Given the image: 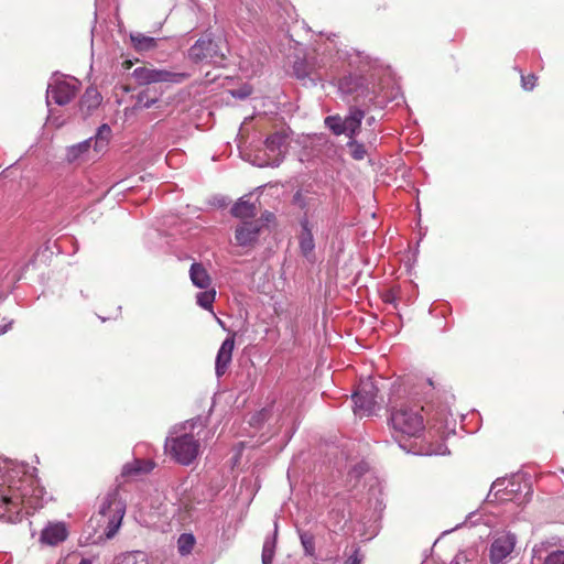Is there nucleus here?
I'll list each match as a JSON object with an SVG mask.
<instances>
[{"label": "nucleus", "mask_w": 564, "mask_h": 564, "mask_svg": "<svg viewBox=\"0 0 564 564\" xmlns=\"http://www.w3.org/2000/svg\"><path fill=\"white\" fill-rule=\"evenodd\" d=\"M79 82L74 78L53 77L47 87V104L53 100L58 106L67 105L76 95Z\"/></svg>", "instance_id": "7"}, {"label": "nucleus", "mask_w": 564, "mask_h": 564, "mask_svg": "<svg viewBox=\"0 0 564 564\" xmlns=\"http://www.w3.org/2000/svg\"><path fill=\"white\" fill-rule=\"evenodd\" d=\"M449 451L447 449V447L445 445H440L437 449H433V451H429L426 454L427 455H446L448 454Z\"/></svg>", "instance_id": "37"}, {"label": "nucleus", "mask_w": 564, "mask_h": 564, "mask_svg": "<svg viewBox=\"0 0 564 564\" xmlns=\"http://www.w3.org/2000/svg\"><path fill=\"white\" fill-rule=\"evenodd\" d=\"M195 545V538L191 533H183L177 540V550L181 555H188Z\"/></svg>", "instance_id": "26"}, {"label": "nucleus", "mask_w": 564, "mask_h": 564, "mask_svg": "<svg viewBox=\"0 0 564 564\" xmlns=\"http://www.w3.org/2000/svg\"><path fill=\"white\" fill-rule=\"evenodd\" d=\"M301 544L306 555L313 556L315 553V539L314 535L307 531H300Z\"/></svg>", "instance_id": "27"}, {"label": "nucleus", "mask_w": 564, "mask_h": 564, "mask_svg": "<svg viewBox=\"0 0 564 564\" xmlns=\"http://www.w3.org/2000/svg\"><path fill=\"white\" fill-rule=\"evenodd\" d=\"M543 564H564V551L556 550L543 558Z\"/></svg>", "instance_id": "31"}, {"label": "nucleus", "mask_w": 564, "mask_h": 564, "mask_svg": "<svg viewBox=\"0 0 564 564\" xmlns=\"http://www.w3.org/2000/svg\"><path fill=\"white\" fill-rule=\"evenodd\" d=\"M362 561V556L359 553V550H355L354 553L346 561V564H360Z\"/></svg>", "instance_id": "35"}, {"label": "nucleus", "mask_w": 564, "mask_h": 564, "mask_svg": "<svg viewBox=\"0 0 564 564\" xmlns=\"http://www.w3.org/2000/svg\"><path fill=\"white\" fill-rule=\"evenodd\" d=\"M423 408L414 404H401L391 411L390 422L392 429L401 434L416 437L424 431V420L421 414Z\"/></svg>", "instance_id": "2"}, {"label": "nucleus", "mask_w": 564, "mask_h": 564, "mask_svg": "<svg viewBox=\"0 0 564 564\" xmlns=\"http://www.w3.org/2000/svg\"><path fill=\"white\" fill-rule=\"evenodd\" d=\"M301 231L299 234V247L302 256L310 262L315 261V240L313 236V225L304 216L300 220Z\"/></svg>", "instance_id": "11"}, {"label": "nucleus", "mask_w": 564, "mask_h": 564, "mask_svg": "<svg viewBox=\"0 0 564 564\" xmlns=\"http://www.w3.org/2000/svg\"><path fill=\"white\" fill-rule=\"evenodd\" d=\"M200 444L191 433L167 437L165 451L181 465H191L198 456Z\"/></svg>", "instance_id": "5"}, {"label": "nucleus", "mask_w": 564, "mask_h": 564, "mask_svg": "<svg viewBox=\"0 0 564 564\" xmlns=\"http://www.w3.org/2000/svg\"><path fill=\"white\" fill-rule=\"evenodd\" d=\"M234 348H235V335L227 337L223 341L220 348L218 349V352L216 356V361H215V372H216L217 378L223 377L227 372V370L231 364Z\"/></svg>", "instance_id": "12"}, {"label": "nucleus", "mask_w": 564, "mask_h": 564, "mask_svg": "<svg viewBox=\"0 0 564 564\" xmlns=\"http://www.w3.org/2000/svg\"><path fill=\"white\" fill-rule=\"evenodd\" d=\"M115 564H153L143 551H129L115 557Z\"/></svg>", "instance_id": "18"}, {"label": "nucleus", "mask_w": 564, "mask_h": 564, "mask_svg": "<svg viewBox=\"0 0 564 564\" xmlns=\"http://www.w3.org/2000/svg\"><path fill=\"white\" fill-rule=\"evenodd\" d=\"M132 45L138 52H148L156 47V39L135 32L130 34Z\"/></svg>", "instance_id": "20"}, {"label": "nucleus", "mask_w": 564, "mask_h": 564, "mask_svg": "<svg viewBox=\"0 0 564 564\" xmlns=\"http://www.w3.org/2000/svg\"><path fill=\"white\" fill-rule=\"evenodd\" d=\"M500 499H501V500H507V499H509V497H508V492L503 494V495L500 497Z\"/></svg>", "instance_id": "41"}, {"label": "nucleus", "mask_w": 564, "mask_h": 564, "mask_svg": "<svg viewBox=\"0 0 564 564\" xmlns=\"http://www.w3.org/2000/svg\"><path fill=\"white\" fill-rule=\"evenodd\" d=\"M110 137H111V129H110V127L107 123L101 124L98 128L95 138L93 139L94 140L95 150L97 152L104 150L107 147V144H108L109 140H110Z\"/></svg>", "instance_id": "22"}, {"label": "nucleus", "mask_w": 564, "mask_h": 564, "mask_svg": "<svg viewBox=\"0 0 564 564\" xmlns=\"http://www.w3.org/2000/svg\"><path fill=\"white\" fill-rule=\"evenodd\" d=\"M102 98L100 93L95 87H88L79 101V110L86 118L97 109Z\"/></svg>", "instance_id": "14"}, {"label": "nucleus", "mask_w": 564, "mask_h": 564, "mask_svg": "<svg viewBox=\"0 0 564 564\" xmlns=\"http://www.w3.org/2000/svg\"><path fill=\"white\" fill-rule=\"evenodd\" d=\"M44 489L32 475H26L25 466L10 468L6 473L0 467V519L7 522L21 520L24 509L43 506Z\"/></svg>", "instance_id": "1"}, {"label": "nucleus", "mask_w": 564, "mask_h": 564, "mask_svg": "<svg viewBox=\"0 0 564 564\" xmlns=\"http://www.w3.org/2000/svg\"><path fill=\"white\" fill-rule=\"evenodd\" d=\"M272 217H273V215L271 213H268L265 215V220L269 221Z\"/></svg>", "instance_id": "40"}, {"label": "nucleus", "mask_w": 564, "mask_h": 564, "mask_svg": "<svg viewBox=\"0 0 564 564\" xmlns=\"http://www.w3.org/2000/svg\"><path fill=\"white\" fill-rule=\"evenodd\" d=\"M549 543L547 542H541L539 544H535L532 549L533 557L538 560H542V554L547 550Z\"/></svg>", "instance_id": "32"}, {"label": "nucleus", "mask_w": 564, "mask_h": 564, "mask_svg": "<svg viewBox=\"0 0 564 564\" xmlns=\"http://www.w3.org/2000/svg\"><path fill=\"white\" fill-rule=\"evenodd\" d=\"M377 392L378 389L370 379L362 380L352 394L354 413L359 416L371 415L377 405Z\"/></svg>", "instance_id": "8"}, {"label": "nucleus", "mask_w": 564, "mask_h": 564, "mask_svg": "<svg viewBox=\"0 0 564 564\" xmlns=\"http://www.w3.org/2000/svg\"><path fill=\"white\" fill-rule=\"evenodd\" d=\"M521 82H522V87L525 90H532L535 86L536 77L532 74L528 75V76H522Z\"/></svg>", "instance_id": "33"}, {"label": "nucleus", "mask_w": 564, "mask_h": 564, "mask_svg": "<svg viewBox=\"0 0 564 564\" xmlns=\"http://www.w3.org/2000/svg\"><path fill=\"white\" fill-rule=\"evenodd\" d=\"M251 94V88L242 87L231 91V95L239 99H245Z\"/></svg>", "instance_id": "34"}, {"label": "nucleus", "mask_w": 564, "mask_h": 564, "mask_svg": "<svg viewBox=\"0 0 564 564\" xmlns=\"http://www.w3.org/2000/svg\"><path fill=\"white\" fill-rule=\"evenodd\" d=\"M278 532V524L275 523L274 528V535H276ZM274 550H275V536L272 539H267L263 543L262 549V564H271L274 556Z\"/></svg>", "instance_id": "24"}, {"label": "nucleus", "mask_w": 564, "mask_h": 564, "mask_svg": "<svg viewBox=\"0 0 564 564\" xmlns=\"http://www.w3.org/2000/svg\"><path fill=\"white\" fill-rule=\"evenodd\" d=\"M264 224L261 219L242 221L235 230V239L240 247H252L257 243Z\"/></svg>", "instance_id": "9"}, {"label": "nucleus", "mask_w": 564, "mask_h": 564, "mask_svg": "<svg viewBox=\"0 0 564 564\" xmlns=\"http://www.w3.org/2000/svg\"><path fill=\"white\" fill-rule=\"evenodd\" d=\"M93 143V138L82 141L77 144L70 145L66 151V160L68 163L84 161L89 152Z\"/></svg>", "instance_id": "17"}, {"label": "nucleus", "mask_w": 564, "mask_h": 564, "mask_svg": "<svg viewBox=\"0 0 564 564\" xmlns=\"http://www.w3.org/2000/svg\"><path fill=\"white\" fill-rule=\"evenodd\" d=\"M227 44L221 39L209 36L198 39L187 52V57L195 64L207 63L223 65L226 59Z\"/></svg>", "instance_id": "3"}, {"label": "nucleus", "mask_w": 564, "mask_h": 564, "mask_svg": "<svg viewBox=\"0 0 564 564\" xmlns=\"http://www.w3.org/2000/svg\"><path fill=\"white\" fill-rule=\"evenodd\" d=\"M215 297H216L215 289H210V290L206 289L205 291L197 293L196 303H197V305H199L200 307H203L205 310L213 311V303L215 301Z\"/></svg>", "instance_id": "25"}, {"label": "nucleus", "mask_w": 564, "mask_h": 564, "mask_svg": "<svg viewBox=\"0 0 564 564\" xmlns=\"http://www.w3.org/2000/svg\"><path fill=\"white\" fill-rule=\"evenodd\" d=\"M192 283L198 289H208L212 284L210 275L202 263L194 262L189 269Z\"/></svg>", "instance_id": "16"}, {"label": "nucleus", "mask_w": 564, "mask_h": 564, "mask_svg": "<svg viewBox=\"0 0 564 564\" xmlns=\"http://www.w3.org/2000/svg\"><path fill=\"white\" fill-rule=\"evenodd\" d=\"M365 117V112L358 108H350L349 113L343 118L344 124V134L349 139H352L355 134L360 130V126L362 119Z\"/></svg>", "instance_id": "15"}, {"label": "nucleus", "mask_w": 564, "mask_h": 564, "mask_svg": "<svg viewBox=\"0 0 564 564\" xmlns=\"http://www.w3.org/2000/svg\"><path fill=\"white\" fill-rule=\"evenodd\" d=\"M284 143L285 138L280 133H274L267 138L264 142L265 149L274 154L273 162L270 163V165L278 166L282 161V159L279 156L281 155V148L284 145Z\"/></svg>", "instance_id": "19"}, {"label": "nucleus", "mask_w": 564, "mask_h": 564, "mask_svg": "<svg viewBox=\"0 0 564 564\" xmlns=\"http://www.w3.org/2000/svg\"><path fill=\"white\" fill-rule=\"evenodd\" d=\"M516 542V535L511 533H505L497 536L490 544V563L503 564V561L512 553Z\"/></svg>", "instance_id": "10"}, {"label": "nucleus", "mask_w": 564, "mask_h": 564, "mask_svg": "<svg viewBox=\"0 0 564 564\" xmlns=\"http://www.w3.org/2000/svg\"><path fill=\"white\" fill-rule=\"evenodd\" d=\"M79 564H91V561L89 558H82Z\"/></svg>", "instance_id": "39"}, {"label": "nucleus", "mask_w": 564, "mask_h": 564, "mask_svg": "<svg viewBox=\"0 0 564 564\" xmlns=\"http://www.w3.org/2000/svg\"><path fill=\"white\" fill-rule=\"evenodd\" d=\"M12 323H13V322H12V321H10L7 325H4V326H0V335H3L4 333H7V332L10 329V327H11Z\"/></svg>", "instance_id": "38"}, {"label": "nucleus", "mask_w": 564, "mask_h": 564, "mask_svg": "<svg viewBox=\"0 0 564 564\" xmlns=\"http://www.w3.org/2000/svg\"><path fill=\"white\" fill-rule=\"evenodd\" d=\"M347 147L350 149V155L355 159V160H362L365 159L366 154H367V151L365 149V145L357 142L356 140L350 139L347 143Z\"/></svg>", "instance_id": "29"}, {"label": "nucleus", "mask_w": 564, "mask_h": 564, "mask_svg": "<svg viewBox=\"0 0 564 564\" xmlns=\"http://www.w3.org/2000/svg\"><path fill=\"white\" fill-rule=\"evenodd\" d=\"M185 72H174L164 68H154L153 66H140L133 69L132 77L140 86L152 84L177 85L189 78Z\"/></svg>", "instance_id": "6"}, {"label": "nucleus", "mask_w": 564, "mask_h": 564, "mask_svg": "<svg viewBox=\"0 0 564 564\" xmlns=\"http://www.w3.org/2000/svg\"><path fill=\"white\" fill-rule=\"evenodd\" d=\"M156 100H158L156 98H150L148 96V91L147 90L141 91L137 96V105L140 108L149 109V108H151L156 102Z\"/></svg>", "instance_id": "30"}, {"label": "nucleus", "mask_w": 564, "mask_h": 564, "mask_svg": "<svg viewBox=\"0 0 564 564\" xmlns=\"http://www.w3.org/2000/svg\"><path fill=\"white\" fill-rule=\"evenodd\" d=\"M153 468L152 463H143L141 460H134L132 464H126L122 468V476H134L140 473L150 471Z\"/></svg>", "instance_id": "23"}, {"label": "nucleus", "mask_w": 564, "mask_h": 564, "mask_svg": "<svg viewBox=\"0 0 564 564\" xmlns=\"http://www.w3.org/2000/svg\"><path fill=\"white\" fill-rule=\"evenodd\" d=\"M231 214L237 218H253L257 215L256 205L240 198L231 208Z\"/></svg>", "instance_id": "21"}, {"label": "nucleus", "mask_w": 564, "mask_h": 564, "mask_svg": "<svg viewBox=\"0 0 564 564\" xmlns=\"http://www.w3.org/2000/svg\"><path fill=\"white\" fill-rule=\"evenodd\" d=\"M505 486V480L500 481V480H497L492 484L491 486V489H490V495L495 491V495L497 496L498 494L502 492L503 490V487Z\"/></svg>", "instance_id": "36"}, {"label": "nucleus", "mask_w": 564, "mask_h": 564, "mask_svg": "<svg viewBox=\"0 0 564 564\" xmlns=\"http://www.w3.org/2000/svg\"><path fill=\"white\" fill-rule=\"evenodd\" d=\"M325 126L336 135L344 134L343 118L339 116H328L325 118Z\"/></svg>", "instance_id": "28"}, {"label": "nucleus", "mask_w": 564, "mask_h": 564, "mask_svg": "<svg viewBox=\"0 0 564 564\" xmlns=\"http://www.w3.org/2000/svg\"><path fill=\"white\" fill-rule=\"evenodd\" d=\"M67 529L63 522L48 523L41 532L40 541L47 545H57L67 538Z\"/></svg>", "instance_id": "13"}, {"label": "nucleus", "mask_w": 564, "mask_h": 564, "mask_svg": "<svg viewBox=\"0 0 564 564\" xmlns=\"http://www.w3.org/2000/svg\"><path fill=\"white\" fill-rule=\"evenodd\" d=\"M186 424H189L191 425V429L194 427L195 423L194 422H186Z\"/></svg>", "instance_id": "42"}, {"label": "nucleus", "mask_w": 564, "mask_h": 564, "mask_svg": "<svg viewBox=\"0 0 564 564\" xmlns=\"http://www.w3.org/2000/svg\"><path fill=\"white\" fill-rule=\"evenodd\" d=\"M126 513V502L121 499L118 489L110 490L102 499L99 514L106 519L105 535L112 539L119 531Z\"/></svg>", "instance_id": "4"}]
</instances>
